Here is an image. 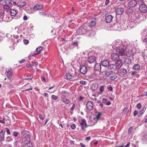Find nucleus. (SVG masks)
I'll list each match as a JSON object with an SVG mask.
<instances>
[{
  "instance_id": "f257e3e1",
  "label": "nucleus",
  "mask_w": 147,
  "mask_h": 147,
  "mask_svg": "<svg viewBox=\"0 0 147 147\" xmlns=\"http://www.w3.org/2000/svg\"><path fill=\"white\" fill-rule=\"evenodd\" d=\"M112 46L113 50L118 53L120 55L123 56L125 55L127 47L126 42L123 43L121 40H117L113 42Z\"/></svg>"
},
{
  "instance_id": "f03ea898",
  "label": "nucleus",
  "mask_w": 147,
  "mask_h": 147,
  "mask_svg": "<svg viewBox=\"0 0 147 147\" xmlns=\"http://www.w3.org/2000/svg\"><path fill=\"white\" fill-rule=\"evenodd\" d=\"M92 31L89 30L87 26L83 25L80 27L76 31V33L78 35H82L87 34V36L88 37L92 35Z\"/></svg>"
},
{
  "instance_id": "7ed1b4c3",
  "label": "nucleus",
  "mask_w": 147,
  "mask_h": 147,
  "mask_svg": "<svg viewBox=\"0 0 147 147\" xmlns=\"http://www.w3.org/2000/svg\"><path fill=\"white\" fill-rule=\"evenodd\" d=\"M146 19L145 16L142 14L137 13L135 14V21L138 24L142 21H144Z\"/></svg>"
},
{
  "instance_id": "20e7f679",
  "label": "nucleus",
  "mask_w": 147,
  "mask_h": 147,
  "mask_svg": "<svg viewBox=\"0 0 147 147\" xmlns=\"http://www.w3.org/2000/svg\"><path fill=\"white\" fill-rule=\"evenodd\" d=\"M9 12L11 16L15 17L16 19L19 18L21 16V14H20L19 15L17 16L16 14L18 13V11L17 10L14 9H11L10 10Z\"/></svg>"
},
{
  "instance_id": "39448f33",
  "label": "nucleus",
  "mask_w": 147,
  "mask_h": 147,
  "mask_svg": "<svg viewBox=\"0 0 147 147\" xmlns=\"http://www.w3.org/2000/svg\"><path fill=\"white\" fill-rule=\"evenodd\" d=\"M86 108L89 111L92 110L94 108V105L92 102L89 101L86 104Z\"/></svg>"
},
{
  "instance_id": "423d86ee",
  "label": "nucleus",
  "mask_w": 147,
  "mask_h": 147,
  "mask_svg": "<svg viewBox=\"0 0 147 147\" xmlns=\"http://www.w3.org/2000/svg\"><path fill=\"white\" fill-rule=\"evenodd\" d=\"M123 26H122L121 24L118 23H116L114 24L113 26V28L115 30H120L122 28H123Z\"/></svg>"
},
{
  "instance_id": "0eeeda50",
  "label": "nucleus",
  "mask_w": 147,
  "mask_h": 147,
  "mask_svg": "<svg viewBox=\"0 0 147 147\" xmlns=\"http://www.w3.org/2000/svg\"><path fill=\"white\" fill-rule=\"evenodd\" d=\"M96 58L94 56H90L87 58V60L88 62L90 63H93L96 62Z\"/></svg>"
},
{
  "instance_id": "6e6552de",
  "label": "nucleus",
  "mask_w": 147,
  "mask_h": 147,
  "mask_svg": "<svg viewBox=\"0 0 147 147\" xmlns=\"http://www.w3.org/2000/svg\"><path fill=\"white\" fill-rule=\"evenodd\" d=\"M139 9L142 12L145 13L147 11V7L144 4H142L140 5Z\"/></svg>"
},
{
  "instance_id": "1a4fd4ad",
  "label": "nucleus",
  "mask_w": 147,
  "mask_h": 147,
  "mask_svg": "<svg viewBox=\"0 0 147 147\" xmlns=\"http://www.w3.org/2000/svg\"><path fill=\"white\" fill-rule=\"evenodd\" d=\"M80 71L81 74H85L87 71V68L85 65H82L80 66Z\"/></svg>"
},
{
  "instance_id": "9d476101",
  "label": "nucleus",
  "mask_w": 147,
  "mask_h": 147,
  "mask_svg": "<svg viewBox=\"0 0 147 147\" xmlns=\"http://www.w3.org/2000/svg\"><path fill=\"white\" fill-rule=\"evenodd\" d=\"M137 3V1L135 0H131L128 3L127 5L129 7H135Z\"/></svg>"
},
{
  "instance_id": "9b49d317",
  "label": "nucleus",
  "mask_w": 147,
  "mask_h": 147,
  "mask_svg": "<svg viewBox=\"0 0 147 147\" xmlns=\"http://www.w3.org/2000/svg\"><path fill=\"white\" fill-rule=\"evenodd\" d=\"M94 68L95 71H98L100 73L101 70V64L99 63H96L94 65Z\"/></svg>"
},
{
  "instance_id": "f8f14e48",
  "label": "nucleus",
  "mask_w": 147,
  "mask_h": 147,
  "mask_svg": "<svg viewBox=\"0 0 147 147\" xmlns=\"http://www.w3.org/2000/svg\"><path fill=\"white\" fill-rule=\"evenodd\" d=\"M21 134L22 137L23 138H28L29 137L28 134L27 133H28V131L22 129L21 130Z\"/></svg>"
},
{
  "instance_id": "ddd939ff",
  "label": "nucleus",
  "mask_w": 147,
  "mask_h": 147,
  "mask_svg": "<svg viewBox=\"0 0 147 147\" xmlns=\"http://www.w3.org/2000/svg\"><path fill=\"white\" fill-rule=\"evenodd\" d=\"M124 11V9L121 6L119 7L116 10V13L118 15L122 14L123 13Z\"/></svg>"
},
{
  "instance_id": "4468645a",
  "label": "nucleus",
  "mask_w": 147,
  "mask_h": 147,
  "mask_svg": "<svg viewBox=\"0 0 147 147\" xmlns=\"http://www.w3.org/2000/svg\"><path fill=\"white\" fill-rule=\"evenodd\" d=\"M125 12L129 16H130L133 14L134 11L132 9L128 7L125 10Z\"/></svg>"
},
{
  "instance_id": "2eb2a0df",
  "label": "nucleus",
  "mask_w": 147,
  "mask_h": 147,
  "mask_svg": "<svg viewBox=\"0 0 147 147\" xmlns=\"http://www.w3.org/2000/svg\"><path fill=\"white\" fill-rule=\"evenodd\" d=\"M80 124L81 126L82 129L83 130H84L88 126L87 125L86 120L84 119L82 120L80 123Z\"/></svg>"
},
{
  "instance_id": "dca6fc26",
  "label": "nucleus",
  "mask_w": 147,
  "mask_h": 147,
  "mask_svg": "<svg viewBox=\"0 0 147 147\" xmlns=\"http://www.w3.org/2000/svg\"><path fill=\"white\" fill-rule=\"evenodd\" d=\"M102 65L105 67H107L109 65V61L107 59H104L101 61Z\"/></svg>"
},
{
  "instance_id": "f3484780",
  "label": "nucleus",
  "mask_w": 147,
  "mask_h": 147,
  "mask_svg": "<svg viewBox=\"0 0 147 147\" xmlns=\"http://www.w3.org/2000/svg\"><path fill=\"white\" fill-rule=\"evenodd\" d=\"M113 17L112 15H109L106 16L105 18V22L108 23H110L113 20Z\"/></svg>"
},
{
  "instance_id": "a211bd4d",
  "label": "nucleus",
  "mask_w": 147,
  "mask_h": 147,
  "mask_svg": "<svg viewBox=\"0 0 147 147\" xmlns=\"http://www.w3.org/2000/svg\"><path fill=\"white\" fill-rule=\"evenodd\" d=\"M124 63L128 67H129V65L131 63V60L129 58H126L124 60Z\"/></svg>"
},
{
  "instance_id": "6ab92c4d",
  "label": "nucleus",
  "mask_w": 147,
  "mask_h": 147,
  "mask_svg": "<svg viewBox=\"0 0 147 147\" xmlns=\"http://www.w3.org/2000/svg\"><path fill=\"white\" fill-rule=\"evenodd\" d=\"M119 75L120 76H122L126 75L127 73L126 69L124 68L121 69L119 71Z\"/></svg>"
},
{
  "instance_id": "aec40b11",
  "label": "nucleus",
  "mask_w": 147,
  "mask_h": 147,
  "mask_svg": "<svg viewBox=\"0 0 147 147\" xmlns=\"http://www.w3.org/2000/svg\"><path fill=\"white\" fill-rule=\"evenodd\" d=\"M136 25L135 22L134 21H129L127 26L128 29H131L135 26Z\"/></svg>"
},
{
  "instance_id": "412c9836",
  "label": "nucleus",
  "mask_w": 147,
  "mask_h": 147,
  "mask_svg": "<svg viewBox=\"0 0 147 147\" xmlns=\"http://www.w3.org/2000/svg\"><path fill=\"white\" fill-rule=\"evenodd\" d=\"M119 57L118 55L116 53H113L111 55V59L113 61L118 60Z\"/></svg>"
},
{
  "instance_id": "4be33fe9",
  "label": "nucleus",
  "mask_w": 147,
  "mask_h": 147,
  "mask_svg": "<svg viewBox=\"0 0 147 147\" xmlns=\"http://www.w3.org/2000/svg\"><path fill=\"white\" fill-rule=\"evenodd\" d=\"M112 73L113 72L112 71H106L105 72V76H103V78L105 79H107V77H109V78L110 75H111Z\"/></svg>"
},
{
  "instance_id": "5701e85b",
  "label": "nucleus",
  "mask_w": 147,
  "mask_h": 147,
  "mask_svg": "<svg viewBox=\"0 0 147 147\" xmlns=\"http://www.w3.org/2000/svg\"><path fill=\"white\" fill-rule=\"evenodd\" d=\"M109 69L111 70H116L117 69V66L115 64H110L108 67Z\"/></svg>"
},
{
  "instance_id": "b1692460",
  "label": "nucleus",
  "mask_w": 147,
  "mask_h": 147,
  "mask_svg": "<svg viewBox=\"0 0 147 147\" xmlns=\"http://www.w3.org/2000/svg\"><path fill=\"white\" fill-rule=\"evenodd\" d=\"M60 94L62 96L61 97H63L64 98L70 95L69 92H67L65 90L62 91L60 93Z\"/></svg>"
},
{
  "instance_id": "393cba45",
  "label": "nucleus",
  "mask_w": 147,
  "mask_h": 147,
  "mask_svg": "<svg viewBox=\"0 0 147 147\" xmlns=\"http://www.w3.org/2000/svg\"><path fill=\"white\" fill-rule=\"evenodd\" d=\"M43 7L42 5L37 4L34 7L33 9L34 10H37L42 9Z\"/></svg>"
},
{
  "instance_id": "a878e982",
  "label": "nucleus",
  "mask_w": 147,
  "mask_h": 147,
  "mask_svg": "<svg viewBox=\"0 0 147 147\" xmlns=\"http://www.w3.org/2000/svg\"><path fill=\"white\" fill-rule=\"evenodd\" d=\"M102 102L103 103L105 104V105H109L111 104V102L109 101H107V99L106 98H103L102 100Z\"/></svg>"
},
{
  "instance_id": "bb28decb",
  "label": "nucleus",
  "mask_w": 147,
  "mask_h": 147,
  "mask_svg": "<svg viewBox=\"0 0 147 147\" xmlns=\"http://www.w3.org/2000/svg\"><path fill=\"white\" fill-rule=\"evenodd\" d=\"M117 66V68L119 67L120 68L122 65V61L121 59H118L117 60V62L115 65Z\"/></svg>"
},
{
  "instance_id": "cd10ccee",
  "label": "nucleus",
  "mask_w": 147,
  "mask_h": 147,
  "mask_svg": "<svg viewBox=\"0 0 147 147\" xmlns=\"http://www.w3.org/2000/svg\"><path fill=\"white\" fill-rule=\"evenodd\" d=\"M96 71H94L93 73L90 76V78H95L97 76L99 75V73L98 72V73L96 72Z\"/></svg>"
},
{
  "instance_id": "c85d7f7f",
  "label": "nucleus",
  "mask_w": 147,
  "mask_h": 147,
  "mask_svg": "<svg viewBox=\"0 0 147 147\" xmlns=\"http://www.w3.org/2000/svg\"><path fill=\"white\" fill-rule=\"evenodd\" d=\"M5 131H4L3 130H2L0 132V141L1 140H3L4 138V135Z\"/></svg>"
},
{
  "instance_id": "c756f323",
  "label": "nucleus",
  "mask_w": 147,
  "mask_h": 147,
  "mask_svg": "<svg viewBox=\"0 0 147 147\" xmlns=\"http://www.w3.org/2000/svg\"><path fill=\"white\" fill-rule=\"evenodd\" d=\"M26 5V3L25 2H18L16 4L17 5L20 7H22L25 6Z\"/></svg>"
},
{
  "instance_id": "7c9ffc66",
  "label": "nucleus",
  "mask_w": 147,
  "mask_h": 147,
  "mask_svg": "<svg viewBox=\"0 0 147 147\" xmlns=\"http://www.w3.org/2000/svg\"><path fill=\"white\" fill-rule=\"evenodd\" d=\"M12 135L13 138H15V139L17 138V137L18 138L19 135L20 136L19 132L15 131H14L13 132Z\"/></svg>"
},
{
  "instance_id": "2f4dec72",
  "label": "nucleus",
  "mask_w": 147,
  "mask_h": 147,
  "mask_svg": "<svg viewBox=\"0 0 147 147\" xmlns=\"http://www.w3.org/2000/svg\"><path fill=\"white\" fill-rule=\"evenodd\" d=\"M126 54L127 57H130L133 54V51L131 49H129L128 51H126Z\"/></svg>"
},
{
  "instance_id": "473e14b6",
  "label": "nucleus",
  "mask_w": 147,
  "mask_h": 147,
  "mask_svg": "<svg viewBox=\"0 0 147 147\" xmlns=\"http://www.w3.org/2000/svg\"><path fill=\"white\" fill-rule=\"evenodd\" d=\"M61 99L62 101L63 102H64V103H65V104H68L70 102V101L68 99H67L66 98H64L63 97H61Z\"/></svg>"
},
{
  "instance_id": "72a5a7b5",
  "label": "nucleus",
  "mask_w": 147,
  "mask_h": 147,
  "mask_svg": "<svg viewBox=\"0 0 147 147\" xmlns=\"http://www.w3.org/2000/svg\"><path fill=\"white\" fill-rule=\"evenodd\" d=\"M102 115V113L101 112H99L98 113L97 115H96V117L94 118V119L96 120H98L100 118V116Z\"/></svg>"
},
{
  "instance_id": "f704fd0d",
  "label": "nucleus",
  "mask_w": 147,
  "mask_h": 147,
  "mask_svg": "<svg viewBox=\"0 0 147 147\" xmlns=\"http://www.w3.org/2000/svg\"><path fill=\"white\" fill-rule=\"evenodd\" d=\"M134 126H131L129 128L128 134L129 135H130L133 134L134 130Z\"/></svg>"
},
{
  "instance_id": "c9c22d12",
  "label": "nucleus",
  "mask_w": 147,
  "mask_h": 147,
  "mask_svg": "<svg viewBox=\"0 0 147 147\" xmlns=\"http://www.w3.org/2000/svg\"><path fill=\"white\" fill-rule=\"evenodd\" d=\"M142 140L143 142H147V134H145L144 135L142 136Z\"/></svg>"
},
{
  "instance_id": "e433bc0d",
  "label": "nucleus",
  "mask_w": 147,
  "mask_h": 147,
  "mask_svg": "<svg viewBox=\"0 0 147 147\" xmlns=\"http://www.w3.org/2000/svg\"><path fill=\"white\" fill-rule=\"evenodd\" d=\"M96 22L94 21H92L88 25L89 27L92 28L94 27L95 25Z\"/></svg>"
},
{
  "instance_id": "4c0bfd02",
  "label": "nucleus",
  "mask_w": 147,
  "mask_h": 147,
  "mask_svg": "<svg viewBox=\"0 0 147 147\" xmlns=\"http://www.w3.org/2000/svg\"><path fill=\"white\" fill-rule=\"evenodd\" d=\"M142 40L146 45H147V36H143Z\"/></svg>"
},
{
  "instance_id": "58836bf2",
  "label": "nucleus",
  "mask_w": 147,
  "mask_h": 147,
  "mask_svg": "<svg viewBox=\"0 0 147 147\" xmlns=\"http://www.w3.org/2000/svg\"><path fill=\"white\" fill-rule=\"evenodd\" d=\"M6 74L7 77L9 79H11L12 78V73H11V72H9V71H7L6 72Z\"/></svg>"
},
{
  "instance_id": "ea45409f",
  "label": "nucleus",
  "mask_w": 147,
  "mask_h": 147,
  "mask_svg": "<svg viewBox=\"0 0 147 147\" xmlns=\"http://www.w3.org/2000/svg\"><path fill=\"white\" fill-rule=\"evenodd\" d=\"M66 72L68 74H69L70 75H71L72 76H74L75 74L74 71H73L72 70L70 69H69L68 70V72Z\"/></svg>"
},
{
  "instance_id": "a19ab883",
  "label": "nucleus",
  "mask_w": 147,
  "mask_h": 147,
  "mask_svg": "<svg viewBox=\"0 0 147 147\" xmlns=\"http://www.w3.org/2000/svg\"><path fill=\"white\" fill-rule=\"evenodd\" d=\"M13 139L11 136H8L6 138V141L7 142H9L13 141Z\"/></svg>"
},
{
  "instance_id": "79ce46f5",
  "label": "nucleus",
  "mask_w": 147,
  "mask_h": 147,
  "mask_svg": "<svg viewBox=\"0 0 147 147\" xmlns=\"http://www.w3.org/2000/svg\"><path fill=\"white\" fill-rule=\"evenodd\" d=\"M142 54L144 59H146L147 58V50H144Z\"/></svg>"
},
{
  "instance_id": "37998d69",
  "label": "nucleus",
  "mask_w": 147,
  "mask_h": 147,
  "mask_svg": "<svg viewBox=\"0 0 147 147\" xmlns=\"http://www.w3.org/2000/svg\"><path fill=\"white\" fill-rule=\"evenodd\" d=\"M13 1V0H4V1L5 4H8L9 5H10L12 4V2Z\"/></svg>"
},
{
  "instance_id": "c03bdc74",
  "label": "nucleus",
  "mask_w": 147,
  "mask_h": 147,
  "mask_svg": "<svg viewBox=\"0 0 147 147\" xmlns=\"http://www.w3.org/2000/svg\"><path fill=\"white\" fill-rule=\"evenodd\" d=\"M146 109V108H145V107H144L141 110V111H140L139 113L140 114L138 115V117H139L140 116V114H141V115H142L144 113V112L145 111V110Z\"/></svg>"
},
{
  "instance_id": "a18cd8bd",
  "label": "nucleus",
  "mask_w": 147,
  "mask_h": 147,
  "mask_svg": "<svg viewBox=\"0 0 147 147\" xmlns=\"http://www.w3.org/2000/svg\"><path fill=\"white\" fill-rule=\"evenodd\" d=\"M140 66L138 64H135L133 67V69L135 70H138L140 69Z\"/></svg>"
},
{
  "instance_id": "49530a36",
  "label": "nucleus",
  "mask_w": 147,
  "mask_h": 147,
  "mask_svg": "<svg viewBox=\"0 0 147 147\" xmlns=\"http://www.w3.org/2000/svg\"><path fill=\"white\" fill-rule=\"evenodd\" d=\"M4 10H5L7 12H8L9 10V7L7 5H4L3 6Z\"/></svg>"
},
{
  "instance_id": "de8ad7c7",
  "label": "nucleus",
  "mask_w": 147,
  "mask_h": 147,
  "mask_svg": "<svg viewBox=\"0 0 147 147\" xmlns=\"http://www.w3.org/2000/svg\"><path fill=\"white\" fill-rule=\"evenodd\" d=\"M73 76H72L71 75H70L67 73L66 72V77L67 79L69 80Z\"/></svg>"
},
{
  "instance_id": "09e8293b",
  "label": "nucleus",
  "mask_w": 147,
  "mask_h": 147,
  "mask_svg": "<svg viewBox=\"0 0 147 147\" xmlns=\"http://www.w3.org/2000/svg\"><path fill=\"white\" fill-rule=\"evenodd\" d=\"M117 77V76L115 75H112V74L111 75H110V76L109 78L110 80H114Z\"/></svg>"
},
{
  "instance_id": "8fccbe9b",
  "label": "nucleus",
  "mask_w": 147,
  "mask_h": 147,
  "mask_svg": "<svg viewBox=\"0 0 147 147\" xmlns=\"http://www.w3.org/2000/svg\"><path fill=\"white\" fill-rule=\"evenodd\" d=\"M104 90V87L103 86H101L100 88V90L99 93L100 94H102L103 90Z\"/></svg>"
},
{
  "instance_id": "3c124183",
  "label": "nucleus",
  "mask_w": 147,
  "mask_h": 147,
  "mask_svg": "<svg viewBox=\"0 0 147 147\" xmlns=\"http://www.w3.org/2000/svg\"><path fill=\"white\" fill-rule=\"evenodd\" d=\"M33 78V76L31 75H27L26 77L25 78L26 80H30Z\"/></svg>"
},
{
  "instance_id": "603ef678",
  "label": "nucleus",
  "mask_w": 147,
  "mask_h": 147,
  "mask_svg": "<svg viewBox=\"0 0 147 147\" xmlns=\"http://www.w3.org/2000/svg\"><path fill=\"white\" fill-rule=\"evenodd\" d=\"M42 49V48L41 47H39L36 49V51L39 53V52H40Z\"/></svg>"
},
{
  "instance_id": "864d4df0",
  "label": "nucleus",
  "mask_w": 147,
  "mask_h": 147,
  "mask_svg": "<svg viewBox=\"0 0 147 147\" xmlns=\"http://www.w3.org/2000/svg\"><path fill=\"white\" fill-rule=\"evenodd\" d=\"M40 53H36L35 54L32 55H29L28 56V58H29V59H31V57L32 56H33V57L35 55H36L38 54H40Z\"/></svg>"
},
{
  "instance_id": "5fc2aeb1",
  "label": "nucleus",
  "mask_w": 147,
  "mask_h": 147,
  "mask_svg": "<svg viewBox=\"0 0 147 147\" xmlns=\"http://www.w3.org/2000/svg\"><path fill=\"white\" fill-rule=\"evenodd\" d=\"M107 89L110 91H112L113 89L111 85H108L107 86Z\"/></svg>"
},
{
  "instance_id": "6e6d98bb",
  "label": "nucleus",
  "mask_w": 147,
  "mask_h": 147,
  "mask_svg": "<svg viewBox=\"0 0 147 147\" xmlns=\"http://www.w3.org/2000/svg\"><path fill=\"white\" fill-rule=\"evenodd\" d=\"M5 129L6 132L7 134L9 135H10V133L9 128L7 127H5Z\"/></svg>"
},
{
  "instance_id": "4d7b16f0",
  "label": "nucleus",
  "mask_w": 147,
  "mask_h": 147,
  "mask_svg": "<svg viewBox=\"0 0 147 147\" xmlns=\"http://www.w3.org/2000/svg\"><path fill=\"white\" fill-rule=\"evenodd\" d=\"M4 11L2 10H0V16H3L4 15Z\"/></svg>"
},
{
  "instance_id": "13d9d810",
  "label": "nucleus",
  "mask_w": 147,
  "mask_h": 147,
  "mask_svg": "<svg viewBox=\"0 0 147 147\" xmlns=\"http://www.w3.org/2000/svg\"><path fill=\"white\" fill-rule=\"evenodd\" d=\"M4 21L5 22H7V20H3V16H0V22Z\"/></svg>"
},
{
  "instance_id": "bf43d9fd",
  "label": "nucleus",
  "mask_w": 147,
  "mask_h": 147,
  "mask_svg": "<svg viewBox=\"0 0 147 147\" xmlns=\"http://www.w3.org/2000/svg\"><path fill=\"white\" fill-rule=\"evenodd\" d=\"M78 41H75L73 43L72 45L74 46H78Z\"/></svg>"
},
{
  "instance_id": "052dcab7",
  "label": "nucleus",
  "mask_w": 147,
  "mask_h": 147,
  "mask_svg": "<svg viewBox=\"0 0 147 147\" xmlns=\"http://www.w3.org/2000/svg\"><path fill=\"white\" fill-rule=\"evenodd\" d=\"M18 138H16V139H15V141L14 142V144L15 145H18V142L17 140H18Z\"/></svg>"
},
{
  "instance_id": "680f3d73",
  "label": "nucleus",
  "mask_w": 147,
  "mask_h": 147,
  "mask_svg": "<svg viewBox=\"0 0 147 147\" xmlns=\"http://www.w3.org/2000/svg\"><path fill=\"white\" fill-rule=\"evenodd\" d=\"M51 98L53 100H56L57 98V97L55 95H52L51 96Z\"/></svg>"
},
{
  "instance_id": "e2e57ef3",
  "label": "nucleus",
  "mask_w": 147,
  "mask_h": 147,
  "mask_svg": "<svg viewBox=\"0 0 147 147\" xmlns=\"http://www.w3.org/2000/svg\"><path fill=\"white\" fill-rule=\"evenodd\" d=\"M132 146H134V147H138V145L136 142L132 143Z\"/></svg>"
},
{
  "instance_id": "0e129e2a",
  "label": "nucleus",
  "mask_w": 147,
  "mask_h": 147,
  "mask_svg": "<svg viewBox=\"0 0 147 147\" xmlns=\"http://www.w3.org/2000/svg\"><path fill=\"white\" fill-rule=\"evenodd\" d=\"M76 125L75 124H73L71 125V127L72 129H74L76 128Z\"/></svg>"
},
{
  "instance_id": "69168bd1",
  "label": "nucleus",
  "mask_w": 147,
  "mask_h": 147,
  "mask_svg": "<svg viewBox=\"0 0 147 147\" xmlns=\"http://www.w3.org/2000/svg\"><path fill=\"white\" fill-rule=\"evenodd\" d=\"M75 104L73 103L72 105V107L70 109V110L71 111H73L75 108Z\"/></svg>"
},
{
  "instance_id": "338daca9",
  "label": "nucleus",
  "mask_w": 147,
  "mask_h": 147,
  "mask_svg": "<svg viewBox=\"0 0 147 147\" xmlns=\"http://www.w3.org/2000/svg\"><path fill=\"white\" fill-rule=\"evenodd\" d=\"M141 104L140 103H138L136 105L137 107L139 109L141 108Z\"/></svg>"
},
{
  "instance_id": "774afa93",
  "label": "nucleus",
  "mask_w": 147,
  "mask_h": 147,
  "mask_svg": "<svg viewBox=\"0 0 147 147\" xmlns=\"http://www.w3.org/2000/svg\"><path fill=\"white\" fill-rule=\"evenodd\" d=\"M24 42L25 45H27L29 43V41L28 40L24 39Z\"/></svg>"
}]
</instances>
